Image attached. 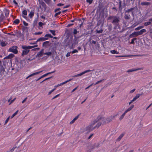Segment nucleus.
<instances>
[{"label":"nucleus","instance_id":"f257e3e1","mask_svg":"<svg viewBox=\"0 0 152 152\" xmlns=\"http://www.w3.org/2000/svg\"><path fill=\"white\" fill-rule=\"evenodd\" d=\"M104 118L101 117H98L91 124V125L86 128V131L87 132H89L96 128H99L101 125V121L104 120Z\"/></svg>","mask_w":152,"mask_h":152},{"label":"nucleus","instance_id":"f03ea898","mask_svg":"<svg viewBox=\"0 0 152 152\" xmlns=\"http://www.w3.org/2000/svg\"><path fill=\"white\" fill-rule=\"evenodd\" d=\"M107 19V20H113L111 23L114 25V28L116 29H121L120 26L119 25L120 18L119 17L116 16H110Z\"/></svg>","mask_w":152,"mask_h":152},{"label":"nucleus","instance_id":"7ed1b4c3","mask_svg":"<svg viewBox=\"0 0 152 152\" xmlns=\"http://www.w3.org/2000/svg\"><path fill=\"white\" fill-rule=\"evenodd\" d=\"M118 114H116L115 115L111 116L107 118H105L102 116H99L98 117H101L102 118H104V120L103 121H100V122L102 123V124H103L107 123H109L112 121V120L115 117L117 116ZM100 122V121H99Z\"/></svg>","mask_w":152,"mask_h":152},{"label":"nucleus","instance_id":"20e7f679","mask_svg":"<svg viewBox=\"0 0 152 152\" xmlns=\"http://www.w3.org/2000/svg\"><path fill=\"white\" fill-rule=\"evenodd\" d=\"M75 38L73 39L72 38V45L70 46L71 48H73L78 43L77 39L76 38L75 36Z\"/></svg>","mask_w":152,"mask_h":152},{"label":"nucleus","instance_id":"39448f33","mask_svg":"<svg viewBox=\"0 0 152 152\" xmlns=\"http://www.w3.org/2000/svg\"><path fill=\"white\" fill-rule=\"evenodd\" d=\"M19 64V63L18 62L15 63L13 66V67L12 68V70H15V72H18L20 67V66H18Z\"/></svg>","mask_w":152,"mask_h":152},{"label":"nucleus","instance_id":"423d86ee","mask_svg":"<svg viewBox=\"0 0 152 152\" xmlns=\"http://www.w3.org/2000/svg\"><path fill=\"white\" fill-rule=\"evenodd\" d=\"M25 47H26V46L25 45L22 46V48L23 49L22 51V56L27 55L29 51V50H28L27 48H24Z\"/></svg>","mask_w":152,"mask_h":152},{"label":"nucleus","instance_id":"0eeeda50","mask_svg":"<svg viewBox=\"0 0 152 152\" xmlns=\"http://www.w3.org/2000/svg\"><path fill=\"white\" fill-rule=\"evenodd\" d=\"M137 9V7H134L131 8L130 9L126 10L127 12H132V15L133 16H134V12L135 11H136Z\"/></svg>","mask_w":152,"mask_h":152},{"label":"nucleus","instance_id":"6e6552de","mask_svg":"<svg viewBox=\"0 0 152 152\" xmlns=\"http://www.w3.org/2000/svg\"><path fill=\"white\" fill-rule=\"evenodd\" d=\"M17 48L16 46H13L12 48H10L9 50V51L12 52L15 54H17L18 53Z\"/></svg>","mask_w":152,"mask_h":152},{"label":"nucleus","instance_id":"1a4fd4ad","mask_svg":"<svg viewBox=\"0 0 152 152\" xmlns=\"http://www.w3.org/2000/svg\"><path fill=\"white\" fill-rule=\"evenodd\" d=\"M50 42L47 41L44 42L42 44V46L45 48H47L48 46H50Z\"/></svg>","mask_w":152,"mask_h":152},{"label":"nucleus","instance_id":"9d476101","mask_svg":"<svg viewBox=\"0 0 152 152\" xmlns=\"http://www.w3.org/2000/svg\"><path fill=\"white\" fill-rule=\"evenodd\" d=\"M5 72L4 67L3 65L0 66V75H2Z\"/></svg>","mask_w":152,"mask_h":152},{"label":"nucleus","instance_id":"9b49d317","mask_svg":"<svg viewBox=\"0 0 152 152\" xmlns=\"http://www.w3.org/2000/svg\"><path fill=\"white\" fill-rule=\"evenodd\" d=\"M125 15L124 18L126 20H129L130 18V15L129 12H127L126 11L125 12Z\"/></svg>","mask_w":152,"mask_h":152},{"label":"nucleus","instance_id":"f8f14e48","mask_svg":"<svg viewBox=\"0 0 152 152\" xmlns=\"http://www.w3.org/2000/svg\"><path fill=\"white\" fill-rule=\"evenodd\" d=\"M48 39V38H46L45 37H41L39 38L36 41L37 42H39L40 41H44L45 40H46Z\"/></svg>","mask_w":152,"mask_h":152},{"label":"nucleus","instance_id":"ddd939ff","mask_svg":"<svg viewBox=\"0 0 152 152\" xmlns=\"http://www.w3.org/2000/svg\"><path fill=\"white\" fill-rule=\"evenodd\" d=\"M42 72V71H41L38 72H35V73H33L31 74L30 75H29L27 77H26V79H28L29 77H31L33 76H34V75H38L39 74L41 73Z\"/></svg>","mask_w":152,"mask_h":152},{"label":"nucleus","instance_id":"4468645a","mask_svg":"<svg viewBox=\"0 0 152 152\" xmlns=\"http://www.w3.org/2000/svg\"><path fill=\"white\" fill-rule=\"evenodd\" d=\"M94 71V69H93L92 70H86V71L81 72V73L79 74V76H81L82 75H83L86 73L89 72H91V71Z\"/></svg>","mask_w":152,"mask_h":152},{"label":"nucleus","instance_id":"2eb2a0df","mask_svg":"<svg viewBox=\"0 0 152 152\" xmlns=\"http://www.w3.org/2000/svg\"><path fill=\"white\" fill-rule=\"evenodd\" d=\"M40 4V7H41V6H42V7H45L46 6L45 4V3L42 1V0H38Z\"/></svg>","mask_w":152,"mask_h":152},{"label":"nucleus","instance_id":"dca6fc26","mask_svg":"<svg viewBox=\"0 0 152 152\" xmlns=\"http://www.w3.org/2000/svg\"><path fill=\"white\" fill-rule=\"evenodd\" d=\"M141 4L142 6H149L151 4V3L149 2H141Z\"/></svg>","mask_w":152,"mask_h":152},{"label":"nucleus","instance_id":"f3484780","mask_svg":"<svg viewBox=\"0 0 152 152\" xmlns=\"http://www.w3.org/2000/svg\"><path fill=\"white\" fill-rule=\"evenodd\" d=\"M141 69L140 68H138L137 69H129L127 71V72H132L135 71L139 70H141Z\"/></svg>","mask_w":152,"mask_h":152},{"label":"nucleus","instance_id":"a211bd4d","mask_svg":"<svg viewBox=\"0 0 152 152\" xmlns=\"http://www.w3.org/2000/svg\"><path fill=\"white\" fill-rule=\"evenodd\" d=\"M14 56V55L13 54H10L9 55H8L7 56L5 57L4 58V59H11L12 58H13V57Z\"/></svg>","mask_w":152,"mask_h":152},{"label":"nucleus","instance_id":"6ab92c4d","mask_svg":"<svg viewBox=\"0 0 152 152\" xmlns=\"http://www.w3.org/2000/svg\"><path fill=\"white\" fill-rule=\"evenodd\" d=\"M44 49H42V50L40 52H39L37 55L39 57H41L42 56L43 54L44 53Z\"/></svg>","mask_w":152,"mask_h":152},{"label":"nucleus","instance_id":"aec40b11","mask_svg":"<svg viewBox=\"0 0 152 152\" xmlns=\"http://www.w3.org/2000/svg\"><path fill=\"white\" fill-rule=\"evenodd\" d=\"M79 115H78L77 116L75 117L70 123V124H73L75 121H76L78 118Z\"/></svg>","mask_w":152,"mask_h":152},{"label":"nucleus","instance_id":"412c9836","mask_svg":"<svg viewBox=\"0 0 152 152\" xmlns=\"http://www.w3.org/2000/svg\"><path fill=\"white\" fill-rule=\"evenodd\" d=\"M122 2L121 1H120L119 2V7L118 10L121 12L122 9L123 7L121 5Z\"/></svg>","mask_w":152,"mask_h":152},{"label":"nucleus","instance_id":"4be33fe9","mask_svg":"<svg viewBox=\"0 0 152 152\" xmlns=\"http://www.w3.org/2000/svg\"><path fill=\"white\" fill-rule=\"evenodd\" d=\"M22 14L23 15V17L25 18L26 19L27 17L24 16V15H27V11L26 10H23L22 12Z\"/></svg>","mask_w":152,"mask_h":152},{"label":"nucleus","instance_id":"5701e85b","mask_svg":"<svg viewBox=\"0 0 152 152\" xmlns=\"http://www.w3.org/2000/svg\"><path fill=\"white\" fill-rule=\"evenodd\" d=\"M72 37H71L68 42L67 43L68 45L70 46L72 45Z\"/></svg>","mask_w":152,"mask_h":152},{"label":"nucleus","instance_id":"b1692460","mask_svg":"<svg viewBox=\"0 0 152 152\" xmlns=\"http://www.w3.org/2000/svg\"><path fill=\"white\" fill-rule=\"evenodd\" d=\"M134 107V105H132L130 106L129 108H128L125 111V112L126 113L130 111Z\"/></svg>","mask_w":152,"mask_h":152},{"label":"nucleus","instance_id":"393cba45","mask_svg":"<svg viewBox=\"0 0 152 152\" xmlns=\"http://www.w3.org/2000/svg\"><path fill=\"white\" fill-rule=\"evenodd\" d=\"M38 46L37 45H34V46H26V47H25L24 48H27L28 49V50H29L30 49H32L34 48L37 47Z\"/></svg>","mask_w":152,"mask_h":152},{"label":"nucleus","instance_id":"a878e982","mask_svg":"<svg viewBox=\"0 0 152 152\" xmlns=\"http://www.w3.org/2000/svg\"><path fill=\"white\" fill-rule=\"evenodd\" d=\"M140 95H141L140 94H137L136 96H135L132 99V101L134 102V101H135L140 96Z\"/></svg>","mask_w":152,"mask_h":152},{"label":"nucleus","instance_id":"bb28decb","mask_svg":"<svg viewBox=\"0 0 152 152\" xmlns=\"http://www.w3.org/2000/svg\"><path fill=\"white\" fill-rule=\"evenodd\" d=\"M34 15V12L33 11H31L28 15L29 17L30 18H32Z\"/></svg>","mask_w":152,"mask_h":152},{"label":"nucleus","instance_id":"cd10ccee","mask_svg":"<svg viewBox=\"0 0 152 152\" xmlns=\"http://www.w3.org/2000/svg\"><path fill=\"white\" fill-rule=\"evenodd\" d=\"M124 134H121L118 137L116 141H119L122 138L123 136H124Z\"/></svg>","mask_w":152,"mask_h":152},{"label":"nucleus","instance_id":"c85d7f7f","mask_svg":"<svg viewBox=\"0 0 152 152\" xmlns=\"http://www.w3.org/2000/svg\"><path fill=\"white\" fill-rule=\"evenodd\" d=\"M4 17L3 14H1L0 16V22H2L4 19Z\"/></svg>","mask_w":152,"mask_h":152},{"label":"nucleus","instance_id":"c756f323","mask_svg":"<svg viewBox=\"0 0 152 152\" xmlns=\"http://www.w3.org/2000/svg\"><path fill=\"white\" fill-rule=\"evenodd\" d=\"M110 53L113 54H118L119 53V52L116 51L115 50H111Z\"/></svg>","mask_w":152,"mask_h":152},{"label":"nucleus","instance_id":"7c9ffc66","mask_svg":"<svg viewBox=\"0 0 152 152\" xmlns=\"http://www.w3.org/2000/svg\"><path fill=\"white\" fill-rule=\"evenodd\" d=\"M151 22L149 21L148 22H145L144 23V24L145 26H147L151 24Z\"/></svg>","mask_w":152,"mask_h":152},{"label":"nucleus","instance_id":"2f4dec72","mask_svg":"<svg viewBox=\"0 0 152 152\" xmlns=\"http://www.w3.org/2000/svg\"><path fill=\"white\" fill-rule=\"evenodd\" d=\"M45 37L46 38H48V37H49V38H53V36H52L50 34H46L45 35Z\"/></svg>","mask_w":152,"mask_h":152},{"label":"nucleus","instance_id":"473e14b6","mask_svg":"<svg viewBox=\"0 0 152 152\" xmlns=\"http://www.w3.org/2000/svg\"><path fill=\"white\" fill-rule=\"evenodd\" d=\"M126 113H125L124 112L121 116L120 117V118L119 119L120 121H121L124 117L125 115L126 114Z\"/></svg>","mask_w":152,"mask_h":152},{"label":"nucleus","instance_id":"72a5a7b5","mask_svg":"<svg viewBox=\"0 0 152 152\" xmlns=\"http://www.w3.org/2000/svg\"><path fill=\"white\" fill-rule=\"evenodd\" d=\"M79 32V30L77 31V29L76 28H75L74 30L73 33L74 34H76L78 32Z\"/></svg>","mask_w":152,"mask_h":152},{"label":"nucleus","instance_id":"f704fd0d","mask_svg":"<svg viewBox=\"0 0 152 152\" xmlns=\"http://www.w3.org/2000/svg\"><path fill=\"white\" fill-rule=\"evenodd\" d=\"M49 31L51 32L53 35L55 36L56 35L55 34V30H49Z\"/></svg>","mask_w":152,"mask_h":152},{"label":"nucleus","instance_id":"c9c22d12","mask_svg":"<svg viewBox=\"0 0 152 152\" xmlns=\"http://www.w3.org/2000/svg\"><path fill=\"white\" fill-rule=\"evenodd\" d=\"M20 22V20L18 19H16L14 21V23L16 24H18Z\"/></svg>","mask_w":152,"mask_h":152},{"label":"nucleus","instance_id":"e433bc0d","mask_svg":"<svg viewBox=\"0 0 152 152\" xmlns=\"http://www.w3.org/2000/svg\"><path fill=\"white\" fill-rule=\"evenodd\" d=\"M44 55H47L48 56H51L52 55V53L51 52H49L45 53H44Z\"/></svg>","mask_w":152,"mask_h":152},{"label":"nucleus","instance_id":"4c0bfd02","mask_svg":"<svg viewBox=\"0 0 152 152\" xmlns=\"http://www.w3.org/2000/svg\"><path fill=\"white\" fill-rule=\"evenodd\" d=\"M1 44L2 47H4L7 45V43L4 42H1Z\"/></svg>","mask_w":152,"mask_h":152},{"label":"nucleus","instance_id":"58836bf2","mask_svg":"<svg viewBox=\"0 0 152 152\" xmlns=\"http://www.w3.org/2000/svg\"><path fill=\"white\" fill-rule=\"evenodd\" d=\"M18 112V110H17L11 116V118H13L15 115H16Z\"/></svg>","mask_w":152,"mask_h":152},{"label":"nucleus","instance_id":"ea45409f","mask_svg":"<svg viewBox=\"0 0 152 152\" xmlns=\"http://www.w3.org/2000/svg\"><path fill=\"white\" fill-rule=\"evenodd\" d=\"M137 39L136 38H133L132 40V41L130 43L131 44H134V41L136 40Z\"/></svg>","mask_w":152,"mask_h":152},{"label":"nucleus","instance_id":"a19ab883","mask_svg":"<svg viewBox=\"0 0 152 152\" xmlns=\"http://www.w3.org/2000/svg\"><path fill=\"white\" fill-rule=\"evenodd\" d=\"M46 76L45 75V74L42 75V76H41L40 77H39L38 79H37L36 81H37L39 80L41 78H43V77H45Z\"/></svg>","mask_w":152,"mask_h":152},{"label":"nucleus","instance_id":"79ce46f5","mask_svg":"<svg viewBox=\"0 0 152 152\" xmlns=\"http://www.w3.org/2000/svg\"><path fill=\"white\" fill-rule=\"evenodd\" d=\"M140 31H141V34H143V33H145V32H146V30L145 29H143L141 30Z\"/></svg>","mask_w":152,"mask_h":152},{"label":"nucleus","instance_id":"37998d69","mask_svg":"<svg viewBox=\"0 0 152 152\" xmlns=\"http://www.w3.org/2000/svg\"><path fill=\"white\" fill-rule=\"evenodd\" d=\"M61 13V11H59L58 12H56V13L55 14V15H54V17H56L57 15H60Z\"/></svg>","mask_w":152,"mask_h":152},{"label":"nucleus","instance_id":"c03bdc74","mask_svg":"<svg viewBox=\"0 0 152 152\" xmlns=\"http://www.w3.org/2000/svg\"><path fill=\"white\" fill-rule=\"evenodd\" d=\"M104 80L103 79V80H100L98 81L96 83H95L94 84V85H96V84H98L99 83H100L102 81V80Z\"/></svg>","mask_w":152,"mask_h":152},{"label":"nucleus","instance_id":"a18cd8bd","mask_svg":"<svg viewBox=\"0 0 152 152\" xmlns=\"http://www.w3.org/2000/svg\"><path fill=\"white\" fill-rule=\"evenodd\" d=\"M93 1V0H86L87 2L89 3V4H91Z\"/></svg>","mask_w":152,"mask_h":152},{"label":"nucleus","instance_id":"49530a36","mask_svg":"<svg viewBox=\"0 0 152 152\" xmlns=\"http://www.w3.org/2000/svg\"><path fill=\"white\" fill-rule=\"evenodd\" d=\"M103 31V30L102 29L99 30H96V33H102Z\"/></svg>","mask_w":152,"mask_h":152},{"label":"nucleus","instance_id":"de8ad7c7","mask_svg":"<svg viewBox=\"0 0 152 152\" xmlns=\"http://www.w3.org/2000/svg\"><path fill=\"white\" fill-rule=\"evenodd\" d=\"M10 118V117L9 116L7 119L5 121L4 125H5L8 122Z\"/></svg>","mask_w":152,"mask_h":152},{"label":"nucleus","instance_id":"09e8293b","mask_svg":"<svg viewBox=\"0 0 152 152\" xmlns=\"http://www.w3.org/2000/svg\"><path fill=\"white\" fill-rule=\"evenodd\" d=\"M143 27V26H139V27H138L137 28H136L135 29V30H140V29L142 28Z\"/></svg>","mask_w":152,"mask_h":152},{"label":"nucleus","instance_id":"8fccbe9b","mask_svg":"<svg viewBox=\"0 0 152 152\" xmlns=\"http://www.w3.org/2000/svg\"><path fill=\"white\" fill-rule=\"evenodd\" d=\"M37 24V20H35L34 22V23H33V25L34 26L35 25H36Z\"/></svg>","mask_w":152,"mask_h":152},{"label":"nucleus","instance_id":"3c124183","mask_svg":"<svg viewBox=\"0 0 152 152\" xmlns=\"http://www.w3.org/2000/svg\"><path fill=\"white\" fill-rule=\"evenodd\" d=\"M112 26L111 25H109L108 26V29L109 31H111L112 29Z\"/></svg>","mask_w":152,"mask_h":152},{"label":"nucleus","instance_id":"603ef678","mask_svg":"<svg viewBox=\"0 0 152 152\" xmlns=\"http://www.w3.org/2000/svg\"><path fill=\"white\" fill-rule=\"evenodd\" d=\"M55 72V71H54L52 72H48L46 74H45V75L46 76L47 75H48L49 74L53 73L54 72Z\"/></svg>","mask_w":152,"mask_h":152},{"label":"nucleus","instance_id":"864d4df0","mask_svg":"<svg viewBox=\"0 0 152 152\" xmlns=\"http://www.w3.org/2000/svg\"><path fill=\"white\" fill-rule=\"evenodd\" d=\"M78 52V50L76 49L74 50L72 52V53H74Z\"/></svg>","mask_w":152,"mask_h":152},{"label":"nucleus","instance_id":"5fc2aeb1","mask_svg":"<svg viewBox=\"0 0 152 152\" xmlns=\"http://www.w3.org/2000/svg\"><path fill=\"white\" fill-rule=\"evenodd\" d=\"M61 10L60 8H58L57 9H56L55 10L54 12H57L58 11L60 10Z\"/></svg>","mask_w":152,"mask_h":152},{"label":"nucleus","instance_id":"6e6d98bb","mask_svg":"<svg viewBox=\"0 0 152 152\" xmlns=\"http://www.w3.org/2000/svg\"><path fill=\"white\" fill-rule=\"evenodd\" d=\"M42 32H36L35 33V34H36V35H39V34H42Z\"/></svg>","mask_w":152,"mask_h":152},{"label":"nucleus","instance_id":"4d7b16f0","mask_svg":"<svg viewBox=\"0 0 152 152\" xmlns=\"http://www.w3.org/2000/svg\"><path fill=\"white\" fill-rule=\"evenodd\" d=\"M135 37V36L134 35V34L133 33H132V34H131L129 35V37H130V38L133 37Z\"/></svg>","mask_w":152,"mask_h":152},{"label":"nucleus","instance_id":"13d9d810","mask_svg":"<svg viewBox=\"0 0 152 152\" xmlns=\"http://www.w3.org/2000/svg\"><path fill=\"white\" fill-rule=\"evenodd\" d=\"M64 5V4H61V3H59L57 4V5L58 6H63Z\"/></svg>","mask_w":152,"mask_h":152},{"label":"nucleus","instance_id":"bf43d9fd","mask_svg":"<svg viewBox=\"0 0 152 152\" xmlns=\"http://www.w3.org/2000/svg\"><path fill=\"white\" fill-rule=\"evenodd\" d=\"M94 84V83H92V84H91V85H90V86H88V87H86V88H85V89H88V88H89L90 87H91V86H92Z\"/></svg>","mask_w":152,"mask_h":152},{"label":"nucleus","instance_id":"052dcab7","mask_svg":"<svg viewBox=\"0 0 152 152\" xmlns=\"http://www.w3.org/2000/svg\"><path fill=\"white\" fill-rule=\"evenodd\" d=\"M27 99V97H26L25 98V99L22 101V103H24L25 102V101H26V99Z\"/></svg>","mask_w":152,"mask_h":152},{"label":"nucleus","instance_id":"680f3d73","mask_svg":"<svg viewBox=\"0 0 152 152\" xmlns=\"http://www.w3.org/2000/svg\"><path fill=\"white\" fill-rule=\"evenodd\" d=\"M9 13L8 12V10H6V12H5V15L6 16L8 15H9Z\"/></svg>","mask_w":152,"mask_h":152},{"label":"nucleus","instance_id":"e2e57ef3","mask_svg":"<svg viewBox=\"0 0 152 152\" xmlns=\"http://www.w3.org/2000/svg\"><path fill=\"white\" fill-rule=\"evenodd\" d=\"M133 33L135 37H136L138 36L137 32H134V33Z\"/></svg>","mask_w":152,"mask_h":152},{"label":"nucleus","instance_id":"0e129e2a","mask_svg":"<svg viewBox=\"0 0 152 152\" xmlns=\"http://www.w3.org/2000/svg\"><path fill=\"white\" fill-rule=\"evenodd\" d=\"M135 90V89H134L130 91L129 93L131 94L134 92Z\"/></svg>","mask_w":152,"mask_h":152},{"label":"nucleus","instance_id":"69168bd1","mask_svg":"<svg viewBox=\"0 0 152 152\" xmlns=\"http://www.w3.org/2000/svg\"><path fill=\"white\" fill-rule=\"evenodd\" d=\"M43 23L41 22H40L39 23V25L40 26H42Z\"/></svg>","mask_w":152,"mask_h":152},{"label":"nucleus","instance_id":"338daca9","mask_svg":"<svg viewBox=\"0 0 152 152\" xmlns=\"http://www.w3.org/2000/svg\"><path fill=\"white\" fill-rule=\"evenodd\" d=\"M91 43L93 44H95L96 43V42L95 41L92 40L91 41Z\"/></svg>","mask_w":152,"mask_h":152},{"label":"nucleus","instance_id":"774afa93","mask_svg":"<svg viewBox=\"0 0 152 152\" xmlns=\"http://www.w3.org/2000/svg\"><path fill=\"white\" fill-rule=\"evenodd\" d=\"M23 23L24 25L25 26H27L28 25V23H26L25 21H23Z\"/></svg>","mask_w":152,"mask_h":152}]
</instances>
